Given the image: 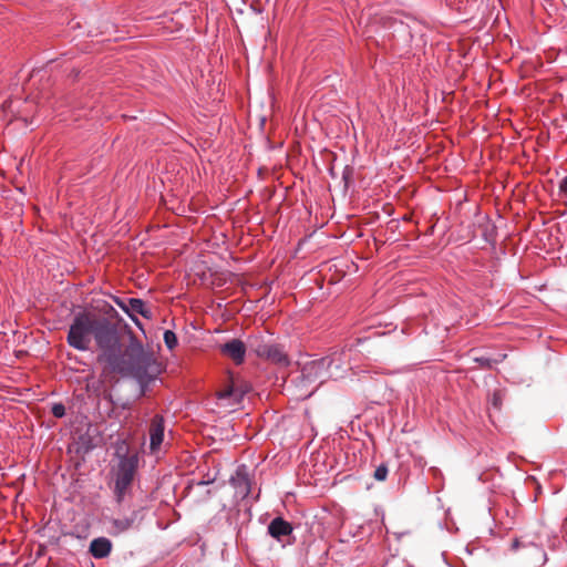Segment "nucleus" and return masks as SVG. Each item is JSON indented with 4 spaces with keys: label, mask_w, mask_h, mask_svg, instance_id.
<instances>
[{
    "label": "nucleus",
    "mask_w": 567,
    "mask_h": 567,
    "mask_svg": "<svg viewBox=\"0 0 567 567\" xmlns=\"http://www.w3.org/2000/svg\"><path fill=\"white\" fill-rule=\"evenodd\" d=\"M220 352L230 358L235 363L240 364L244 362L246 347L245 343L239 339H231L225 344L220 346Z\"/></svg>",
    "instance_id": "nucleus-6"
},
{
    "label": "nucleus",
    "mask_w": 567,
    "mask_h": 567,
    "mask_svg": "<svg viewBox=\"0 0 567 567\" xmlns=\"http://www.w3.org/2000/svg\"><path fill=\"white\" fill-rule=\"evenodd\" d=\"M115 303L126 313H128L127 299L115 298Z\"/></svg>",
    "instance_id": "nucleus-19"
},
{
    "label": "nucleus",
    "mask_w": 567,
    "mask_h": 567,
    "mask_svg": "<svg viewBox=\"0 0 567 567\" xmlns=\"http://www.w3.org/2000/svg\"><path fill=\"white\" fill-rule=\"evenodd\" d=\"M135 513L131 516V517H123V518H114L111 520V524H112V533L113 534H121V533H124L126 530H128L133 524H134V517H135Z\"/></svg>",
    "instance_id": "nucleus-11"
},
{
    "label": "nucleus",
    "mask_w": 567,
    "mask_h": 567,
    "mask_svg": "<svg viewBox=\"0 0 567 567\" xmlns=\"http://www.w3.org/2000/svg\"><path fill=\"white\" fill-rule=\"evenodd\" d=\"M254 351L259 358H265L280 367H287L290 363L287 353L278 344L258 342L254 347Z\"/></svg>",
    "instance_id": "nucleus-4"
},
{
    "label": "nucleus",
    "mask_w": 567,
    "mask_h": 567,
    "mask_svg": "<svg viewBox=\"0 0 567 567\" xmlns=\"http://www.w3.org/2000/svg\"><path fill=\"white\" fill-rule=\"evenodd\" d=\"M268 533L271 537L280 540L281 537L288 536L292 533V526L282 517H276L268 525Z\"/></svg>",
    "instance_id": "nucleus-9"
},
{
    "label": "nucleus",
    "mask_w": 567,
    "mask_h": 567,
    "mask_svg": "<svg viewBox=\"0 0 567 567\" xmlns=\"http://www.w3.org/2000/svg\"><path fill=\"white\" fill-rule=\"evenodd\" d=\"M137 470L135 456H122L114 468V495L117 503H122L131 491Z\"/></svg>",
    "instance_id": "nucleus-2"
},
{
    "label": "nucleus",
    "mask_w": 567,
    "mask_h": 567,
    "mask_svg": "<svg viewBox=\"0 0 567 567\" xmlns=\"http://www.w3.org/2000/svg\"><path fill=\"white\" fill-rule=\"evenodd\" d=\"M525 551L523 553V558L534 567H540L547 560L546 553L544 549L533 543L528 545H523Z\"/></svg>",
    "instance_id": "nucleus-7"
},
{
    "label": "nucleus",
    "mask_w": 567,
    "mask_h": 567,
    "mask_svg": "<svg viewBox=\"0 0 567 567\" xmlns=\"http://www.w3.org/2000/svg\"><path fill=\"white\" fill-rule=\"evenodd\" d=\"M127 307H128V316L132 318V320L140 326V321L135 318V315L138 313L143 316L146 319L152 318V310L146 307L145 302L142 299L137 298H128L127 299Z\"/></svg>",
    "instance_id": "nucleus-8"
},
{
    "label": "nucleus",
    "mask_w": 567,
    "mask_h": 567,
    "mask_svg": "<svg viewBox=\"0 0 567 567\" xmlns=\"http://www.w3.org/2000/svg\"><path fill=\"white\" fill-rule=\"evenodd\" d=\"M51 412L55 417H63L65 415V406L62 403H55L53 404Z\"/></svg>",
    "instance_id": "nucleus-17"
},
{
    "label": "nucleus",
    "mask_w": 567,
    "mask_h": 567,
    "mask_svg": "<svg viewBox=\"0 0 567 567\" xmlns=\"http://www.w3.org/2000/svg\"><path fill=\"white\" fill-rule=\"evenodd\" d=\"M236 481L239 482V484H244L245 485V493L248 494L249 493V481L246 476V474L244 473V471L241 468H239L237 472H236Z\"/></svg>",
    "instance_id": "nucleus-16"
},
{
    "label": "nucleus",
    "mask_w": 567,
    "mask_h": 567,
    "mask_svg": "<svg viewBox=\"0 0 567 567\" xmlns=\"http://www.w3.org/2000/svg\"><path fill=\"white\" fill-rule=\"evenodd\" d=\"M112 550V543L105 537H99L91 542L90 553L95 558H104L110 555Z\"/></svg>",
    "instance_id": "nucleus-10"
},
{
    "label": "nucleus",
    "mask_w": 567,
    "mask_h": 567,
    "mask_svg": "<svg viewBox=\"0 0 567 567\" xmlns=\"http://www.w3.org/2000/svg\"><path fill=\"white\" fill-rule=\"evenodd\" d=\"M217 396L219 400H227L231 396H236L235 401H238L240 395H237L236 391L234 390L233 385H228L224 390H220L217 392Z\"/></svg>",
    "instance_id": "nucleus-13"
},
{
    "label": "nucleus",
    "mask_w": 567,
    "mask_h": 567,
    "mask_svg": "<svg viewBox=\"0 0 567 567\" xmlns=\"http://www.w3.org/2000/svg\"><path fill=\"white\" fill-rule=\"evenodd\" d=\"M473 360L477 362L482 368H491L493 362H498L497 360H491L485 357H473Z\"/></svg>",
    "instance_id": "nucleus-18"
},
{
    "label": "nucleus",
    "mask_w": 567,
    "mask_h": 567,
    "mask_svg": "<svg viewBox=\"0 0 567 567\" xmlns=\"http://www.w3.org/2000/svg\"><path fill=\"white\" fill-rule=\"evenodd\" d=\"M520 545H522V543H520L518 539H515V540L513 542V548H514V549L518 548Z\"/></svg>",
    "instance_id": "nucleus-21"
},
{
    "label": "nucleus",
    "mask_w": 567,
    "mask_h": 567,
    "mask_svg": "<svg viewBox=\"0 0 567 567\" xmlns=\"http://www.w3.org/2000/svg\"><path fill=\"white\" fill-rule=\"evenodd\" d=\"M559 190L567 196V175L560 181Z\"/></svg>",
    "instance_id": "nucleus-20"
},
{
    "label": "nucleus",
    "mask_w": 567,
    "mask_h": 567,
    "mask_svg": "<svg viewBox=\"0 0 567 567\" xmlns=\"http://www.w3.org/2000/svg\"><path fill=\"white\" fill-rule=\"evenodd\" d=\"M165 431V420L162 415H155L150 424V449L154 453L159 450Z\"/></svg>",
    "instance_id": "nucleus-5"
},
{
    "label": "nucleus",
    "mask_w": 567,
    "mask_h": 567,
    "mask_svg": "<svg viewBox=\"0 0 567 567\" xmlns=\"http://www.w3.org/2000/svg\"><path fill=\"white\" fill-rule=\"evenodd\" d=\"M164 342L168 349H174L177 344L176 334L171 330H166L164 332Z\"/></svg>",
    "instance_id": "nucleus-14"
},
{
    "label": "nucleus",
    "mask_w": 567,
    "mask_h": 567,
    "mask_svg": "<svg viewBox=\"0 0 567 567\" xmlns=\"http://www.w3.org/2000/svg\"><path fill=\"white\" fill-rule=\"evenodd\" d=\"M504 396H505V393L503 390L494 391V393L492 394L491 403L495 410L501 411Z\"/></svg>",
    "instance_id": "nucleus-12"
},
{
    "label": "nucleus",
    "mask_w": 567,
    "mask_h": 567,
    "mask_svg": "<svg viewBox=\"0 0 567 567\" xmlns=\"http://www.w3.org/2000/svg\"><path fill=\"white\" fill-rule=\"evenodd\" d=\"M92 339L97 349V362L110 372L132 375L141 384L148 383L161 373L153 352L145 350L133 334L128 344L123 347L116 321L87 311L76 313L69 327L68 344L78 351H87Z\"/></svg>",
    "instance_id": "nucleus-1"
},
{
    "label": "nucleus",
    "mask_w": 567,
    "mask_h": 567,
    "mask_svg": "<svg viewBox=\"0 0 567 567\" xmlns=\"http://www.w3.org/2000/svg\"><path fill=\"white\" fill-rule=\"evenodd\" d=\"M342 354L344 353L342 352L339 355L334 353L331 358H324L307 364L302 370V375L310 381H315L319 372L327 369L330 378H342L341 372L344 370L343 362L340 358Z\"/></svg>",
    "instance_id": "nucleus-3"
},
{
    "label": "nucleus",
    "mask_w": 567,
    "mask_h": 567,
    "mask_svg": "<svg viewBox=\"0 0 567 567\" xmlns=\"http://www.w3.org/2000/svg\"><path fill=\"white\" fill-rule=\"evenodd\" d=\"M388 473H389L388 466L385 464H381L380 466H378L375 468V471L373 473V477L379 482H383V481H385Z\"/></svg>",
    "instance_id": "nucleus-15"
}]
</instances>
